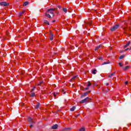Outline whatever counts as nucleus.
<instances>
[{
  "mask_svg": "<svg viewBox=\"0 0 131 131\" xmlns=\"http://www.w3.org/2000/svg\"><path fill=\"white\" fill-rule=\"evenodd\" d=\"M54 39V34L52 32H50V40Z\"/></svg>",
  "mask_w": 131,
  "mask_h": 131,
  "instance_id": "9",
  "label": "nucleus"
},
{
  "mask_svg": "<svg viewBox=\"0 0 131 131\" xmlns=\"http://www.w3.org/2000/svg\"><path fill=\"white\" fill-rule=\"evenodd\" d=\"M42 83V81H40L39 83L38 84V85H40Z\"/></svg>",
  "mask_w": 131,
  "mask_h": 131,
  "instance_id": "30",
  "label": "nucleus"
},
{
  "mask_svg": "<svg viewBox=\"0 0 131 131\" xmlns=\"http://www.w3.org/2000/svg\"><path fill=\"white\" fill-rule=\"evenodd\" d=\"M79 131H85V128H84V127H81V128H80Z\"/></svg>",
  "mask_w": 131,
  "mask_h": 131,
  "instance_id": "18",
  "label": "nucleus"
},
{
  "mask_svg": "<svg viewBox=\"0 0 131 131\" xmlns=\"http://www.w3.org/2000/svg\"><path fill=\"white\" fill-rule=\"evenodd\" d=\"M128 50H129V48H127L125 49L124 52H126V51H128Z\"/></svg>",
  "mask_w": 131,
  "mask_h": 131,
  "instance_id": "31",
  "label": "nucleus"
},
{
  "mask_svg": "<svg viewBox=\"0 0 131 131\" xmlns=\"http://www.w3.org/2000/svg\"><path fill=\"white\" fill-rule=\"evenodd\" d=\"M62 11H63L64 13H67V8H63Z\"/></svg>",
  "mask_w": 131,
  "mask_h": 131,
  "instance_id": "20",
  "label": "nucleus"
},
{
  "mask_svg": "<svg viewBox=\"0 0 131 131\" xmlns=\"http://www.w3.org/2000/svg\"><path fill=\"white\" fill-rule=\"evenodd\" d=\"M129 68H130V67L129 66H126V67L124 68L123 70H124V71H126V70H127L128 69H129Z\"/></svg>",
  "mask_w": 131,
  "mask_h": 131,
  "instance_id": "12",
  "label": "nucleus"
},
{
  "mask_svg": "<svg viewBox=\"0 0 131 131\" xmlns=\"http://www.w3.org/2000/svg\"><path fill=\"white\" fill-rule=\"evenodd\" d=\"M44 23L45 24H47V25H50V23H49V21L48 20H44Z\"/></svg>",
  "mask_w": 131,
  "mask_h": 131,
  "instance_id": "17",
  "label": "nucleus"
},
{
  "mask_svg": "<svg viewBox=\"0 0 131 131\" xmlns=\"http://www.w3.org/2000/svg\"><path fill=\"white\" fill-rule=\"evenodd\" d=\"M98 59H99V60H103V58H102L101 56L99 57L98 58Z\"/></svg>",
  "mask_w": 131,
  "mask_h": 131,
  "instance_id": "29",
  "label": "nucleus"
},
{
  "mask_svg": "<svg viewBox=\"0 0 131 131\" xmlns=\"http://www.w3.org/2000/svg\"><path fill=\"white\" fill-rule=\"evenodd\" d=\"M96 72H97V70H96V69L93 70L92 71V73H93V74H96V73H97Z\"/></svg>",
  "mask_w": 131,
  "mask_h": 131,
  "instance_id": "19",
  "label": "nucleus"
},
{
  "mask_svg": "<svg viewBox=\"0 0 131 131\" xmlns=\"http://www.w3.org/2000/svg\"><path fill=\"white\" fill-rule=\"evenodd\" d=\"M76 108V107L75 106H73L71 108V111H74L75 109Z\"/></svg>",
  "mask_w": 131,
  "mask_h": 131,
  "instance_id": "15",
  "label": "nucleus"
},
{
  "mask_svg": "<svg viewBox=\"0 0 131 131\" xmlns=\"http://www.w3.org/2000/svg\"><path fill=\"white\" fill-rule=\"evenodd\" d=\"M53 95L55 98L57 97V96L56 95V93L55 92L53 93Z\"/></svg>",
  "mask_w": 131,
  "mask_h": 131,
  "instance_id": "28",
  "label": "nucleus"
},
{
  "mask_svg": "<svg viewBox=\"0 0 131 131\" xmlns=\"http://www.w3.org/2000/svg\"><path fill=\"white\" fill-rule=\"evenodd\" d=\"M0 6H4V7H7V6H9V4L5 2H0Z\"/></svg>",
  "mask_w": 131,
  "mask_h": 131,
  "instance_id": "5",
  "label": "nucleus"
},
{
  "mask_svg": "<svg viewBox=\"0 0 131 131\" xmlns=\"http://www.w3.org/2000/svg\"><path fill=\"white\" fill-rule=\"evenodd\" d=\"M59 9H61V6H58Z\"/></svg>",
  "mask_w": 131,
  "mask_h": 131,
  "instance_id": "40",
  "label": "nucleus"
},
{
  "mask_svg": "<svg viewBox=\"0 0 131 131\" xmlns=\"http://www.w3.org/2000/svg\"><path fill=\"white\" fill-rule=\"evenodd\" d=\"M130 43V41H128L127 43H126V45L124 46V48H127V47H128L129 46Z\"/></svg>",
  "mask_w": 131,
  "mask_h": 131,
  "instance_id": "14",
  "label": "nucleus"
},
{
  "mask_svg": "<svg viewBox=\"0 0 131 131\" xmlns=\"http://www.w3.org/2000/svg\"><path fill=\"white\" fill-rule=\"evenodd\" d=\"M58 10V8H50L47 10V12L45 13V16L46 17H47V18H49L50 19L52 18V16H52V17H54V11H57Z\"/></svg>",
  "mask_w": 131,
  "mask_h": 131,
  "instance_id": "1",
  "label": "nucleus"
},
{
  "mask_svg": "<svg viewBox=\"0 0 131 131\" xmlns=\"http://www.w3.org/2000/svg\"><path fill=\"white\" fill-rule=\"evenodd\" d=\"M35 89V88H34L33 89H32L31 92H33V91H34V89Z\"/></svg>",
  "mask_w": 131,
  "mask_h": 131,
  "instance_id": "35",
  "label": "nucleus"
},
{
  "mask_svg": "<svg viewBox=\"0 0 131 131\" xmlns=\"http://www.w3.org/2000/svg\"><path fill=\"white\" fill-rule=\"evenodd\" d=\"M127 64H128L127 62L125 63V65H127Z\"/></svg>",
  "mask_w": 131,
  "mask_h": 131,
  "instance_id": "39",
  "label": "nucleus"
},
{
  "mask_svg": "<svg viewBox=\"0 0 131 131\" xmlns=\"http://www.w3.org/2000/svg\"><path fill=\"white\" fill-rule=\"evenodd\" d=\"M56 95H59V93L57 92Z\"/></svg>",
  "mask_w": 131,
  "mask_h": 131,
  "instance_id": "41",
  "label": "nucleus"
},
{
  "mask_svg": "<svg viewBox=\"0 0 131 131\" xmlns=\"http://www.w3.org/2000/svg\"><path fill=\"white\" fill-rule=\"evenodd\" d=\"M125 84H127V83H128V82L127 81H126L125 82Z\"/></svg>",
  "mask_w": 131,
  "mask_h": 131,
  "instance_id": "33",
  "label": "nucleus"
},
{
  "mask_svg": "<svg viewBox=\"0 0 131 131\" xmlns=\"http://www.w3.org/2000/svg\"><path fill=\"white\" fill-rule=\"evenodd\" d=\"M56 20H53V22H55Z\"/></svg>",
  "mask_w": 131,
  "mask_h": 131,
  "instance_id": "43",
  "label": "nucleus"
},
{
  "mask_svg": "<svg viewBox=\"0 0 131 131\" xmlns=\"http://www.w3.org/2000/svg\"><path fill=\"white\" fill-rule=\"evenodd\" d=\"M40 107V103H37V104L35 106V109H38Z\"/></svg>",
  "mask_w": 131,
  "mask_h": 131,
  "instance_id": "8",
  "label": "nucleus"
},
{
  "mask_svg": "<svg viewBox=\"0 0 131 131\" xmlns=\"http://www.w3.org/2000/svg\"><path fill=\"white\" fill-rule=\"evenodd\" d=\"M123 58H124V55L120 56L119 59H123Z\"/></svg>",
  "mask_w": 131,
  "mask_h": 131,
  "instance_id": "24",
  "label": "nucleus"
},
{
  "mask_svg": "<svg viewBox=\"0 0 131 131\" xmlns=\"http://www.w3.org/2000/svg\"><path fill=\"white\" fill-rule=\"evenodd\" d=\"M76 77V76H74V77H72V79H71V80H73V79H75Z\"/></svg>",
  "mask_w": 131,
  "mask_h": 131,
  "instance_id": "27",
  "label": "nucleus"
},
{
  "mask_svg": "<svg viewBox=\"0 0 131 131\" xmlns=\"http://www.w3.org/2000/svg\"><path fill=\"white\" fill-rule=\"evenodd\" d=\"M26 11L25 10H24L22 12H20L19 14H18V16L19 17H21V16H22V15H23L24 14V13H25Z\"/></svg>",
  "mask_w": 131,
  "mask_h": 131,
  "instance_id": "11",
  "label": "nucleus"
},
{
  "mask_svg": "<svg viewBox=\"0 0 131 131\" xmlns=\"http://www.w3.org/2000/svg\"><path fill=\"white\" fill-rule=\"evenodd\" d=\"M90 93H91V91H88L85 93H84L81 97V98H82V97H85V96H88V95H89V94H90Z\"/></svg>",
  "mask_w": 131,
  "mask_h": 131,
  "instance_id": "6",
  "label": "nucleus"
},
{
  "mask_svg": "<svg viewBox=\"0 0 131 131\" xmlns=\"http://www.w3.org/2000/svg\"><path fill=\"white\" fill-rule=\"evenodd\" d=\"M106 64H109V62H104L103 63H102V65H105Z\"/></svg>",
  "mask_w": 131,
  "mask_h": 131,
  "instance_id": "25",
  "label": "nucleus"
},
{
  "mask_svg": "<svg viewBox=\"0 0 131 131\" xmlns=\"http://www.w3.org/2000/svg\"><path fill=\"white\" fill-rule=\"evenodd\" d=\"M91 85H92V83L90 81H89L88 84H87V86H91Z\"/></svg>",
  "mask_w": 131,
  "mask_h": 131,
  "instance_id": "23",
  "label": "nucleus"
},
{
  "mask_svg": "<svg viewBox=\"0 0 131 131\" xmlns=\"http://www.w3.org/2000/svg\"><path fill=\"white\" fill-rule=\"evenodd\" d=\"M62 92H63V94H65L66 93V92H64V90H62Z\"/></svg>",
  "mask_w": 131,
  "mask_h": 131,
  "instance_id": "37",
  "label": "nucleus"
},
{
  "mask_svg": "<svg viewBox=\"0 0 131 131\" xmlns=\"http://www.w3.org/2000/svg\"><path fill=\"white\" fill-rule=\"evenodd\" d=\"M34 96H35V93L31 92V95H30V97H33Z\"/></svg>",
  "mask_w": 131,
  "mask_h": 131,
  "instance_id": "21",
  "label": "nucleus"
},
{
  "mask_svg": "<svg viewBox=\"0 0 131 131\" xmlns=\"http://www.w3.org/2000/svg\"><path fill=\"white\" fill-rule=\"evenodd\" d=\"M106 86L109 85V83H106Z\"/></svg>",
  "mask_w": 131,
  "mask_h": 131,
  "instance_id": "38",
  "label": "nucleus"
},
{
  "mask_svg": "<svg viewBox=\"0 0 131 131\" xmlns=\"http://www.w3.org/2000/svg\"><path fill=\"white\" fill-rule=\"evenodd\" d=\"M89 25H92V22H89Z\"/></svg>",
  "mask_w": 131,
  "mask_h": 131,
  "instance_id": "36",
  "label": "nucleus"
},
{
  "mask_svg": "<svg viewBox=\"0 0 131 131\" xmlns=\"http://www.w3.org/2000/svg\"><path fill=\"white\" fill-rule=\"evenodd\" d=\"M123 51H121V53H122Z\"/></svg>",
  "mask_w": 131,
  "mask_h": 131,
  "instance_id": "42",
  "label": "nucleus"
},
{
  "mask_svg": "<svg viewBox=\"0 0 131 131\" xmlns=\"http://www.w3.org/2000/svg\"><path fill=\"white\" fill-rule=\"evenodd\" d=\"M115 75V72L112 73L111 74L108 75V77H112L114 75Z\"/></svg>",
  "mask_w": 131,
  "mask_h": 131,
  "instance_id": "16",
  "label": "nucleus"
},
{
  "mask_svg": "<svg viewBox=\"0 0 131 131\" xmlns=\"http://www.w3.org/2000/svg\"><path fill=\"white\" fill-rule=\"evenodd\" d=\"M92 101V99L90 98L89 97H86V98L81 100L80 101V104H82L83 103H86L88 102V103H90Z\"/></svg>",
  "mask_w": 131,
  "mask_h": 131,
  "instance_id": "2",
  "label": "nucleus"
},
{
  "mask_svg": "<svg viewBox=\"0 0 131 131\" xmlns=\"http://www.w3.org/2000/svg\"><path fill=\"white\" fill-rule=\"evenodd\" d=\"M30 128H32V127H33V125H31L30 126Z\"/></svg>",
  "mask_w": 131,
  "mask_h": 131,
  "instance_id": "32",
  "label": "nucleus"
},
{
  "mask_svg": "<svg viewBox=\"0 0 131 131\" xmlns=\"http://www.w3.org/2000/svg\"><path fill=\"white\" fill-rule=\"evenodd\" d=\"M119 28V25H116L111 28V31H115Z\"/></svg>",
  "mask_w": 131,
  "mask_h": 131,
  "instance_id": "3",
  "label": "nucleus"
},
{
  "mask_svg": "<svg viewBox=\"0 0 131 131\" xmlns=\"http://www.w3.org/2000/svg\"><path fill=\"white\" fill-rule=\"evenodd\" d=\"M101 46H97L95 49V51H97V50H99V49H100Z\"/></svg>",
  "mask_w": 131,
  "mask_h": 131,
  "instance_id": "22",
  "label": "nucleus"
},
{
  "mask_svg": "<svg viewBox=\"0 0 131 131\" xmlns=\"http://www.w3.org/2000/svg\"><path fill=\"white\" fill-rule=\"evenodd\" d=\"M29 3L28 2V1H27V2H25L24 4H23V6H27L28 5H29Z\"/></svg>",
  "mask_w": 131,
  "mask_h": 131,
  "instance_id": "13",
  "label": "nucleus"
},
{
  "mask_svg": "<svg viewBox=\"0 0 131 131\" xmlns=\"http://www.w3.org/2000/svg\"><path fill=\"white\" fill-rule=\"evenodd\" d=\"M52 129H57L58 128V125L55 124L53 126H52Z\"/></svg>",
  "mask_w": 131,
  "mask_h": 131,
  "instance_id": "7",
  "label": "nucleus"
},
{
  "mask_svg": "<svg viewBox=\"0 0 131 131\" xmlns=\"http://www.w3.org/2000/svg\"><path fill=\"white\" fill-rule=\"evenodd\" d=\"M28 122H29L30 123H35V122L34 121H33V119L31 118V117H29L28 118Z\"/></svg>",
  "mask_w": 131,
  "mask_h": 131,
  "instance_id": "4",
  "label": "nucleus"
},
{
  "mask_svg": "<svg viewBox=\"0 0 131 131\" xmlns=\"http://www.w3.org/2000/svg\"><path fill=\"white\" fill-rule=\"evenodd\" d=\"M70 130H71V128H64L62 129V131H70Z\"/></svg>",
  "mask_w": 131,
  "mask_h": 131,
  "instance_id": "10",
  "label": "nucleus"
},
{
  "mask_svg": "<svg viewBox=\"0 0 131 131\" xmlns=\"http://www.w3.org/2000/svg\"><path fill=\"white\" fill-rule=\"evenodd\" d=\"M119 65H120V67H122L123 66V65L122 64V63H121V62H119Z\"/></svg>",
  "mask_w": 131,
  "mask_h": 131,
  "instance_id": "26",
  "label": "nucleus"
},
{
  "mask_svg": "<svg viewBox=\"0 0 131 131\" xmlns=\"http://www.w3.org/2000/svg\"><path fill=\"white\" fill-rule=\"evenodd\" d=\"M84 90H85V91H86L87 90H89V88H84Z\"/></svg>",
  "mask_w": 131,
  "mask_h": 131,
  "instance_id": "34",
  "label": "nucleus"
}]
</instances>
